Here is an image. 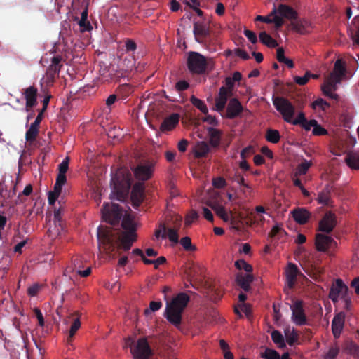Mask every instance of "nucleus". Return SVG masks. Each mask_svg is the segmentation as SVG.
<instances>
[{
  "label": "nucleus",
  "mask_w": 359,
  "mask_h": 359,
  "mask_svg": "<svg viewBox=\"0 0 359 359\" xmlns=\"http://www.w3.org/2000/svg\"><path fill=\"white\" fill-rule=\"evenodd\" d=\"M154 163L146 161L138 164L133 169L135 177L140 181L149 180L153 174Z\"/></svg>",
  "instance_id": "13"
},
{
  "label": "nucleus",
  "mask_w": 359,
  "mask_h": 359,
  "mask_svg": "<svg viewBox=\"0 0 359 359\" xmlns=\"http://www.w3.org/2000/svg\"><path fill=\"white\" fill-rule=\"evenodd\" d=\"M271 339L278 347L283 348L286 346L284 337L280 331L273 330L271 332Z\"/></svg>",
  "instance_id": "34"
},
{
  "label": "nucleus",
  "mask_w": 359,
  "mask_h": 359,
  "mask_svg": "<svg viewBox=\"0 0 359 359\" xmlns=\"http://www.w3.org/2000/svg\"><path fill=\"white\" fill-rule=\"evenodd\" d=\"M294 221L299 224H306L311 217L310 212L305 208H297L292 211Z\"/></svg>",
  "instance_id": "24"
},
{
  "label": "nucleus",
  "mask_w": 359,
  "mask_h": 359,
  "mask_svg": "<svg viewBox=\"0 0 359 359\" xmlns=\"http://www.w3.org/2000/svg\"><path fill=\"white\" fill-rule=\"evenodd\" d=\"M231 180L233 182L237 183L238 185L242 186L243 188L251 190V186L245 182L243 176H242L238 172H236L234 175L232 177Z\"/></svg>",
  "instance_id": "40"
},
{
  "label": "nucleus",
  "mask_w": 359,
  "mask_h": 359,
  "mask_svg": "<svg viewBox=\"0 0 359 359\" xmlns=\"http://www.w3.org/2000/svg\"><path fill=\"white\" fill-rule=\"evenodd\" d=\"M216 213V215L219 217L224 222H231V224H234L236 222V217L232 212L230 211L229 214L226 212L225 208L220 205L219 203L216 201L210 202L208 204Z\"/></svg>",
  "instance_id": "17"
},
{
  "label": "nucleus",
  "mask_w": 359,
  "mask_h": 359,
  "mask_svg": "<svg viewBox=\"0 0 359 359\" xmlns=\"http://www.w3.org/2000/svg\"><path fill=\"white\" fill-rule=\"evenodd\" d=\"M235 266L236 267V269L239 270L243 269L248 273H250V272L252 271V266L243 259H239L236 261Z\"/></svg>",
  "instance_id": "47"
},
{
  "label": "nucleus",
  "mask_w": 359,
  "mask_h": 359,
  "mask_svg": "<svg viewBox=\"0 0 359 359\" xmlns=\"http://www.w3.org/2000/svg\"><path fill=\"white\" fill-rule=\"evenodd\" d=\"M21 94L25 100V110L29 112L38 104V88L34 85L29 86L22 88Z\"/></svg>",
  "instance_id": "11"
},
{
  "label": "nucleus",
  "mask_w": 359,
  "mask_h": 359,
  "mask_svg": "<svg viewBox=\"0 0 359 359\" xmlns=\"http://www.w3.org/2000/svg\"><path fill=\"white\" fill-rule=\"evenodd\" d=\"M166 231L167 227L165 224H160V229H158L155 231V236L158 238L159 237H161L162 238H166Z\"/></svg>",
  "instance_id": "62"
},
{
  "label": "nucleus",
  "mask_w": 359,
  "mask_h": 359,
  "mask_svg": "<svg viewBox=\"0 0 359 359\" xmlns=\"http://www.w3.org/2000/svg\"><path fill=\"white\" fill-rule=\"evenodd\" d=\"M161 306H162V303L161 301H158V302L152 301L149 304V308L146 309L144 310V314L148 315L151 312L157 311L161 308Z\"/></svg>",
  "instance_id": "55"
},
{
  "label": "nucleus",
  "mask_w": 359,
  "mask_h": 359,
  "mask_svg": "<svg viewBox=\"0 0 359 359\" xmlns=\"http://www.w3.org/2000/svg\"><path fill=\"white\" fill-rule=\"evenodd\" d=\"M39 130L29 126V129L25 133V139L27 142H33L36 140Z\"/></svg>",
  "instance_id": "52"
},
{
  "label": "nucleus",
  "mask_w": 359,
  "mask_h": 359,
  "mask_svg": "<svg viewBox=\"0 0 359 359\" xmlns=\"http://www.w3.org/2000/svg\"><path fill=\"white\" fill-rule=\"evenodd\" d=\"M249 220L251 224H262L265 221V218L259 214L256 215L254 212H251L249 215Z\"/></svg>",
  "instance_id": "54"
},
{
  "label": "nucleus",
  "mask_w": 359,
  "mask_h": 359,
  "mask_svg": "<svg viewBox=\"0 0 359 359\" xmlns=\"http://www.w3.org/2000/svg\"><path fill=\"white\" fill-rule=\"evenodd\" d=\"M243 110L244 108L241 102L237 98L233 97L230 99L224 116L229 119H234L239 116Z\"/></svg>",
  "instance_id": "16"
},
{
  "label": "nucleus",
  "mask_w": 359,
  "mask_h": 359,
  "mask_svg": "<svg viewBox=\"0 0 359 359\" xmlns=\"http://www.w3.org/2000/svg\"><path fill=\"white\" fill-rule=\"evenodd\" d=\"M126 51L133 53L137 49L136 43L131 39H126L125 41Z\"/></svg>",
  "instance_id": "57"
},
{
  "label": "nucleus",
  "mask_w": 359,
  "mask_h": 359,
  "mask_svg": "<svg viewBox=\"0 0 359 359\" xmlns=\"http://www.w3.org/2000/svg\"><path fill=\"white\" fill-rule=\"evenodd\" d=\"M316 248L318 251L325 252L329 248L337 245L336 241L330 236L318 233L316 236Z\"/></svg>",
  "instance_id": "19"
},
{
  "label": "nucleus",
  "mask_w": 359,
  "mask_h": 359,
  "mask_svg": "<svg viewBox=\"0 0 359 359\" xmlns=\"http://www.w3.org/2000/svg\"><path fill=\"white\" fill-rule=\"evenodd\" d=\"M259 37L261 43L269 48H276L278 46L277 41L264 31L259 33Z\"/></svg>",
  "instance_id": "31"
},
{
  "label": "nucleus",
  "mask_w": 359,
  "mask_h": 359,
  "mask_svg": "<svg viewBox=\"0 0 359 359\" xmlns=\"http://www.w3.org/2000/svg\"><path fill=\"white\" fill-rule=\"evenodd\" d=\"M32 191H33L32 186L31 184H27L25 187L22 193V194H19L18 197V201H16V204L24 202V200L21 198L22 194L28 196H29L32 194Z\"/></svg>",
  "instance_id": "60"
},
{
  "label": "nucleus",
  "mask_w": 359,
  "mask_h": 359,
  "mask_svg": "<svg viewBox=\"0 0 359 359\" xmlns=\"http://www.w3.org/2000/svg\"><path fill=\"white\" fill-rule=\"evenodd\" d=\"M180 116L177 114H172L165 118L161 124L160 129L162 132H167L172 130L179 123Z\"/></svg>",
  "instance_id": "25"
},
{
  "label": "nucleus",
  "mask_w": 359,
  "mask_h": 359,
  "mask_svg": "<svg viewBox=\"0 0 359 359\" xmlns=\"http://www.w3.org/2000/svg\"><path fill=\"white\" fill-rule=\"evenodd\" d=\"M98 248L101 253L114 259L119 250H129L137 239L136 232L122 231L120 234L111 227L100 226L97 228Z\"/></svg>",
  "instance_id": "1"
},
{
  "label": "nucleus",
  "mask_w": 359,
  "mask_h": 359,
  "mask_svg": "<svg viewBox=\"0 0 359 359\" xmlns=\"http://www.w3.org/2000/svg\"><path fill=\"white\" fill-rule=\"evenodd\" d=\"M69 157H66L58 165L59 173L66 174L69 168Z\"/></svg>",
  "instance_id": "59"
},
{
  "label": "nucleus",
  "mask_w": 359,
  "mask_h": 359,
  "mask_svg": "<svg viewBox=\"0 0 359 359\" xmlns=\"http://www.w3.org/2000/svg\"><path fill=\"white\" fill-rule=\"evenodd\" d=\"M348 294H350V293L348 286L341 279L338 278L330 287L329 298L334 304H336L339 301V299L342 300Z\"/></svg>",
  "instance_id": "9"
},
{
  "label": "nucleus",
  "mask_w": 359,
  "mask_h": 359,
  "mask_svg": "<svg viewBox=\"0 0 359 359\" xmlns=\"http://www.w3.org/2000/svg\"><path fill=\"white\" fill-rule=\"evenodd\" d=\"M211 60L207 58L199 53L191 51L188 54L187 65L189 71L193 74L201 75L205 74L209 68Z\"/></svg>",
  "instance_id": "4"
},
{
  "label": "nucleus",
  "mask_w": 359,
  "mask_h": 359,
  "mask_svg": "<svg viewBox=\"0 0 359 359\" xmlns=\"http://www.w3.org/2000/svg\"><path fill=\"white\" fill-rule=\"evenodd\" d=\"M79 25L82 32L90 31L93 29L90 22L88 20H79Z\"/></svg>",
  "instance_id": "64"
},
{
  "label": "nucleus",
  "mask_w": 359,
  "mask_h": 359,
  "mask_svg": "<svg viewBox=\"0 0 359 359\" xmlns=\"http://www.w3.org/2000/svg\"><path fill=\"white\" fill-rule=\"evenodd\" d=\"M180 244L187 252H193L196 250V247L191 243V240L189 237L185 236L181 238Z\"/></svg>",
  "instance_id": "42"
},
{
  "label": "nucleus",
  "mask_w": 359,
  "mask_h": 359,
  "mask_svg": "<svg viewBox=\"0 0 359 359\" xmlns=\"http://www.w3.org/2000/svg\"><path fill=\"white\" fill-rule=\"evenodd\" d=\"M310 79L311 72L309 71H306L303 76H295L294 77V81L297 84L304 86L308 83Z\"/></svg>",
  "instance_id": "50"
},
{
  "label": "nucleus",
  "mask_w": 359,
  "mask_h": 359,
  "mask_svg": "<svg viewBox=\"0 0 359 359\" xmlns=\"http://www.w3.org/2000/svg\"><path fill=\"white\" fill-rule=\"evenodd\" d=\"M266 140L271 143L276 144L280 141V133L277 130L268 129L266 130Z\"/></svg>",
  "instance_id": "36"
},
{
  "label": "nucleus",
  "mask_w": 359,
  "mask_h": 359,
  "mask_svg": "<svg viewBox=\"0 0 359 359\" xmlns=\"http://www.w3.org/2000/svg\"><path fill=\"white\" fill-rule=\"evenodd\" d=\"M232 94L228 92L227 88L222 86L219 90L217 96L215 97L214 110L220 113L222 112L225 109L229 97Z\"/></svg>",
  "instance_id": "21"
},
{
  "label": "nucleus",
  "mask_w": 359,
  "mask_h": 359,
  "mask_svg": "<svg viewBox=\"0 0 359 359\" xmlns=\"http://www.w3.org/2000/svg\"><path fill=\"white\" fill-rule=\"evenodd\" d=\"M306 118L305 117V114L304 112L300 111L296 118H291L290 121L288 123L294 126L300 125L303 122H305Z\"/></svg>",
  "instance_id": "56"
},
{
  "label": "nucleus",
  "mask_w": 359,
  "mask_h": 359,
  "mask_svg": "<svg viewBox=\"0 0 359 359\" xmlns=\"http://www.w3.org/2000/svg\"><path fill=\"white\" fill-rule=\"evenodd\" d=\"M346 69L341 60H337L333 71L330 73L329 78L325 82L332 89H337V84L341 83L342 79L346 76Z\"/></svg>",
  "instance_id": "8"
},
{
  "label": "nucleus",
  "mask_w": 359,
  "mask_h": 359,
  "mask_svg": "<svg viewBox=\"0 0 359 359\" xmlns=\"http://www.w3.org/2000/svg\"><path fill=\"white\" fill-rule=\"evenodd\" d=\"M130 351L134 359H149L153 355V351L144 337L138 339L135 346L131 348Z\"/></svg>",
  "instance_id": "7"
},
{
  "label": "nucleus",
  "mask_w": 359,
  "mask_h": 359,
  "mask_svg": "<svg viewBox=\"0 0 359 359\" xmlns=\"http://www.w3.org/2000/svg\"><path fill=\"white\" fill-rule=\"evenodd\" d=\"M190 300L189 296L180 292L170 302H167L165 310V317L169 323L176 327L182 323V315Z\"/></svg>",
  "instance_id": "3"
},
{
  "label": "nucleus",
  "mask_w": 359,
  "mask_h": 359,
  "mask_svg": "<svg viewBox=\"0 0 359 359\" xmlns=\"http://www.w3.org/2000/svg\"><path fill=\"white\" fill-rule=\"evenodd\" d=\"M54 223L55 228H57V233L59 234L60 231L63 229L60 209H57L54 211Z\"/></svg>",
  "instance_id": "41"
},
{
  "label": "nucleus",
  "mask_w": 359,
  "mask_h": 359,
  "mask_svg": "<svg viewBox=\"0 0 359 359\" xmlns=\"http://www.w3.org/2000/svg\"><path fill=\"white\" fill-rule=\"evenodd\" d=\"M291 25L294 31L300 34H304L309 26V22L306 20H299L292 22Z\"/></svg>",
  "instance_id": "33"
},
{
  "label": "nucleus",
  "mask_w": 359,
  "mask_h": 359,
  "mask_svg": "<svg viewBox=\"0 0 359 359\" xmlns=\"http://www.w3.org/2000/svg\"><path fill=\"white\" fill-rule=\"evenodd\" d=\"M226 184V180L223 177H217L212 180V185L217 189L224 188Z\"/></svg>",
  "instance_id": "61"
},
{
  "label": "nucleus",
  "mask_w": 359,
  "mask_h": 359,
  "mask_svg": "<svg viewBox=\"0 0 359 359\" xmlns=\"http://www.w3.org/2000/svg\"><path fill=\"white\" fill-rule=\"evenodd\" d=\"M346 349L348 353L359 358V346L355 343L351 341L346 345Z\"/></svg>",
  "instance_id": "49"
},
{
  "label": "nucleus",
  "mask_w": 359,
  "mask_h": 359,
  "mask_svg": "<svg viewBox=\"0 0 359 359\" xmlns=\"http://www.w3.org/2000/svg\"><path fill=\"white\" fill-rule=\"evenodd\" d=\"M303 304V301L294 300L293 301V304L290 305L292 320L299 326L304 325L307 323Z\"/></svg>",
  "instance_id": "12"
},
{
  "label": "nucleus",
  "mask_w": 359,
  "mask_h": 359,
  "mask_svg": "<svg viewBox=\"0 0 359 359\" xmlns=\"http://www.w3.org/2000/svg\"><path fill=\"white\" fill-rule=\"evenodd\" d=\"M62 56L55 55L51 59V63L48 66L46 72V83L48 86H52L62 67Z\"/></svg>",
  "instance_id": "10"
},
{
  "label": "nucleus",
  "mask_w": 359,
  "mask_h": 359,
  "mask_svg": "<svg viewBox=\"0 0 359 359\" xmlns=\"http://www.w3.org/2000/svg\"><path fill=\"white\" fill-rule=\"evenodd\" d=\"M311 163L310 161H308L306 160H304L300 164L298 165V166L296 168L295 171V176H300L305 175L309 168L311 167Z\"/></svg>",
  "instance_id": "39"
},
{
  "label": "nucleus",
  "mask_w": 359,
  "mask_h": 359,
  "mask_svg": "<svg viewBox=\"0 0 359 359\" xmlns=\"http://www.w3.org/2000/svg\"><path fill=\"white\" fill-rule=\"evenodd\" d=\"M133 182L130 171L127 168H118L111 180V199L125 201L127 198Z\"/></svg>",
  "instance_id": "2"
},
{
  "label": "nucleus",
  "mask_w": 359,
  "mask_h": 359,
  "mask_svg": "<svg viewBox=\"0 0 359 359\" xmlns=\"http://www.w3.org/2000/svg\"><path fill=\"white\" fill-rule=\"evenodd\" d=\"M278 13L283 18L293 20L297 18V12L291 6L285 4H280L277 10Z\"/></svg>",
  "instance_id": "27"
},
{
  "label": "nucleus",
  "mask_w": 359,
  "mask_h": 359,
  "mask_svg": "<svg viewBox=\"0 0 359 359\" xmlns=\"http://www.w3.org/2000/svg\"><path fill=\"white\" fill-rule=\"evenodd\" d=\"M121 226L123 229V231H131L133 230V232H136V227L133 222V220L129 217H124Z\"/></svg>",
  "instance_id": "44"
},
{
  "label": "nucleus",
  "mask_w": 359,
  "mask_h": 359,
  "mask_svg": "<svg viewBox=\"0 0 359 359\" xmlns=\"http://www.w3.org/2000/svg\"><path fill=\"white\" fill-rule=\"evenodd\" d=\"M330 104L322 98H318L312 103V107L316 109L317 107L321 108L325 110V107H328Z\"/></svg>",
  "instance_id": "58"
},
{
  "label": "nucleus",
  "mask_w": 359,
  "mask_h": 359,
  "mask_svg": "<svg viewBox=\"0 0 359 359\" xmlns=\"http://www.w3.org/2000/svg\"><path fill=\"white\" fill-rule=\"evenodd\" d=\"M345 162L352 169H359V151H351L345 158Z\"/></svg>",
  "instance_id": "30"
},
{
  "label": "nucleus",
  "mask_w": 359,
  "mask_h": 359,
  "mask_svg": "<svg viewBox=\"0 0 359 359\" xmlns=\"http://www.w3.org/2000/svg\"><path fill=\"white\" fill-rule=\"evenodd\" d=\"M208 133L210 137L209 143L212 147H217L221 141L222 132L212 127L208 128Z\"/></svg>",
  "instance_id": "28"
},
{
  "label": "nucleus",
  "mask_w": 359,
  "mask_h": 359,
  "mask_svg": "<svg viewBox=\"0 0 359 359\" xmlns=\"http://www.w3.org/2000/svg\"><path fill=\"white\" fill-rule=\"evenodd\" d=\"M133 91V87L127 83L121 84L117 88L118 93L121 95L123 98L127 97Z\"/></svg>",
  "instance_id": "43"
},
{
  "label": "nucleus",
  "mask_w": 359,
  "mask_h": 359,
  "mask_svg": "<svg viewBox=\"0 0 359 359\" xmlns=\"http://www.w3.org/2000/svg\"><path fill=\"white\" fill-rule=\"evenodd\" d=\"M336 225L335 215L331 212H326L319 222L318 230L329 233L332 231Z\"/></svg>",
  "instance_id": "20"
},
{
  "label": "nucleus",
  "mask_w": 359,
  "mask_h": 359,
  "mask_svg": "<svg viewBox=\"0 0 359 359\" xmlns=\"http://www.w3.org/2000/svg\"><path fill=\"white\" fill-rule=\"evenodd\" d=\"M318 201L319 203L328 205L330 201V189L326 187L323 189L318 196Z\"/></svg>",
  "instance_id": "35"
},
{
  "label": "nucleus",
  "mask_w": 359,
  "mask_h": 359,
  "mask_svg": "<svg viewBox=\"0 0 359 359\" xmlns=\"http://www.w3.org/2000/svg\"><path fill=\"white\" fill-rule=\"evenodd\" d=\"M102 215L106 222L115 225L118 224L121 219L122 209L118 204L104 203L102 209Z\"/></svg>",
  "instance_id": "6"
},
{
  "label": "nucleus",
  "mask_w": 359,
  "mask_h": 359,
  "mask_svg": "<svg viewBox=\"0 0 359 359\" xmlns=\"http://www.w3.org/2000/svg\"><path fill=\"white\" fill-rule=\"evenodd\" d=\"M81 313L79 311H75L68 316L67 319L65 320V323H69V320L72 319V322L69 331V336L67 339V343L69 345H72V339L79 329L81 327Z\"/></svg>",
  "instance_id": "15"
},
{
  "label": "nucleus",
  "mask_w": 359,
  "mask_h": 359,
  "mask_svg": "<svg viewBox=\"0 0 359 359\" xmlns=\"http://www.w3.org/2000/svg\"><path fill=\"white\" fill-rule=\"evenodd\" d=\"M209 151L210 147L204 141L198 142L194 149V156L198 158L205 157Z\"/></svg>",
  "instance_id": "29"
},
{
  "label": "nucleus",
  "mask_w": 359,
  "mask_h": 359,
  "mask_svg": "<svg viewBox=\"0 0 359 359\" xmlns=\"http://www.w3.org/2000/svg\"><path fill=\"white\" fill-rule=\"evenodd\" d=\"M193 32L196 40L199 43L203 42L210 36L209 22L206 20L195 22Z\"/></svg>",
  "instance_id": "14"
},
{
  "label": "nucleus",
  "mask_w": 359,
  "mask_h": 359,
  "mask_svg": "<svg viewBox=\"0 0 359 359\" xmlns=\"http://www.w3.org/2000/svg\"><path fill=\"white\" fill-rule=\"evenodd\" d=\"M337 89H332L328 86V83L325 82L324 85L322 86V90L323 93L328 96L332 99L337 100L338 98V95L337 94H334L332 92L335 91Z\"/></svg>",
  "instance_id": "53"
},
{
  "label": "nucleus",
  "mask_w": 359,
  "mask_h": 359,
  "mask_svg": "<svg viewBox=\"0 0 359 359\" xmlns=\"http://www.w3.org/2000/svg\"><path fill=\"white\" fill-rule=\"evenodd\" d=\"M300 271L295 264L289 263L287 269L285 271L286 283L289 288L292 289L294 287L297 276Z\"/></svg>",
  "instance_id": "23"
},
{
  "label": "nucleus",
  "mask_w": 359,
  "mask_h": 359,
  "mask_svg": "<svg viewBox=\"0 0 359 359\" xmlns=\"http://www.w3.org/2000/svg\"><path fill=\"white\" fill-rule=\"evenodd\" d=\"M253 276L250 273L243 274L239 273L237 274L236 281L237 284L245 292L250 290V285L253 281Z\"/></svg>",
  "instance_id": "26"
},
{
  "label": "nucleus",
  "mask_w": 359,
  "mask_h": 359,
  "mask_svg": "<svg viewBox=\"0 0 359 359\" xmlns=\"http://www.w3.org/2000/svg\"><path fill=\"white\" fill-rule=\"evenodd\" d=\"M266 351L269 355V359H290L288 353H284L280 356V354L276 350L266 348Z\"/></svg>",
  "instance_id": "46"
},
{
  "label": "nucleus",
  "mask_w": 359,
  "mask_h": 359,
  "mask_svg": "<svg viewBox=\"0 0 359 359\" xmlns=\"http://www.w3.org/2000/svg\"><path fill=\"white\" fill-rule=\"evenodd\" d=\"M285 334L287 343L291 346H293L298 340V334L294 329L292 330L287 329L285 330Z\"/></svg>",
  "instance_id": "38"
},
{
  "label": "nucleus",
  "mask_w": 359,
  "mask_h": 359,
  "mask_svg": "<svg viewBox=\"0 0 359 359\" xmlns=\"http://www.w3.org/2000/svg\"><path fill=\"white\" fill-rule=\"evenodd\" d=\"M277 12L278 11L276 8L274 7L273 11L270 13V16H273V18L271 19V23H274L276 28L279 29L283 25L284 20L282 17L276 15Z\"/></svg>",
  "instance_id": "45"
},
{
  "label": "nucleus",
  "mask_w": 359,
  "mask_h": 359,
  "mask_svg": "<svg viewBox=\"0 0 359 359\" xmlns=\"http://www.w3.org/2000/svg\"><path fill=\"white\" fill-rule=\"evenodd\" d=\"M276 58L279 62L285 64L288 68L292 69L294 67L293 61L285 56L284 49L281 47L277 49Z\"/></svg>",
  "instance_id": "32"
},
{
  "label": "nucleus",
  "mask_w": 359,
  "mask_h": 359,
  "mask_svg": "<svg viewBox=\"0 0 359 359\" xmlns=\"http://www.w3.org/2000/svg\"><path fill=\"white\" fill-rule=\"evenodd\" d=\"M346 315L344 312H339L332 319V331L335 339L340 337L341 331L344 326Z\"/></svg>",
  "instance_id": "22"
},
{
  "label": "nucleus",
  "mask_w": 359,
  "mask_h": 359,
  "mask_svg": "<svg viewBox=\"0 0 359 359\" xmlns=\"http://www.w3.org/2000/svg\"><path fill=\"white\" fill-rule=\"evenodd\" d=\"M144 184L143 182L135 183L132 189L130 199L134 208H137L144 200Z\"/></svg>",
  "instance_id": "18"
},
{
  "label": "nucleus",
  "mask_w": 359,
  "mask_h": 359,
  "mask_svg": "<svg viewBox=\"0 0 359 359\" xmlns=\"http://www.w3.org/2000/svg\"><path fill=\"white\" fill-rule=\"evenodd\" d=\"M190 101L191 104L196 107L198 109H199L203 114H208V109L206 104L201 100L196 97L194 95H192L190 98Z\"/></svg>",
  "instance_id": "37"
},
{
  "label": "nucleus",
  "mask_w": 359,
  "mask_h": 359,
  "mask_svg": "<svg viewBox=\"0 0 359 359\" xmlns=\"http://www.w3.org/2000/svg\"><path fill=\"white\" fill-rule=\"evenodd\" d=\"M273 104L285 122L291 121V118H294L295 114V107L289 100L283 97H273Z\"/></svg>",
  "instance_id": "5"
},
{
  "label": "nucleus",
  "mask_w": 359,
  "mask_h": 359,
  "mask_svg": "<svg viewBox=\"0 0 359 359\" xmlns=\"http://www.w3.org/2000/svg\"><path fill=\"white\" fill-rule=\"evenodd\" d=\"M339 353V347L335 344L329 348L323 359H334Z\"/></svg>",
  "instance_id": "51"
},
{
  "label": "nucleus",
  "mask_w": 359,
  "mask_h": 359,
  "mask_svg": "<svg viewBox=\"0 0 359 359\" xmlns=\"http://www.w3.org/2000/svg\"><path fill=\"white\" fill-rule=\"evenodd\" d=\"M166 232L168 233L166 234V238L168 237L171 242L174 243H177L179 242L178 229L167 228Z\"/></svg>",
  "instance_id": "48"
},
{
  "label": "nucleus",
  "mask_w": 359,
  "mask_h": 359,
  "mask_svg": "<svg viewBox=\"0 0 359 359\" xmlns=\"http://www.w3.org/2000/svg\"><path fill=\"white\" fill-rule=\"evenodd\" d=\"M244 35L252 43L255 44L257 42V35L252 31L245 29L244 30Z\"/></svg>",
  "instance_id": "63"
}]
</instances>
